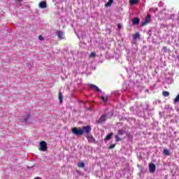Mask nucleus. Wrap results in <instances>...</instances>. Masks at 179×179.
I'll list each match as a JSON object with an SVG mask.
<instances>
[{
    "label": "nucleus",
    "mask_w": 179,
    "mask_h": 179,
    "mask_svg": "<svg viewBox=\"0 0 179 179\" xmlns=\"http://www.w3.org/2000/svg\"><path fill=\"white\" fill-rule=\"evenodd\" d=\"M92 132V127L90 125L84 126L83 127H73L72 129V133L76 136H83L86 135V138L90 143H96V138L92 135H89Z\"/></svg>",
    "instance_id": "1"
},
{
    "label": "nucleus",
    "mask_w": 179,
    "mask_h": 179,
    "mask_svg": "<svg viewBox=\"0 0 179 179\" xmlns=\"http://www.w3.org/2000/svg\"><path fill=\"white\" fill-rule=\"evenodd\" d=\"M39 145H40L39 150L41 152H47V150H48V147H47V142L41 141Z\"/></svg>",
    "instance_id": "2"
},
{
    "label": "nucleus",
    "mask_w": 179,
    "mask_h": 179,
    "mask_svg": "<svg viewBox=\"0 0 179 179\" xmlns=\"http://www.w3.org/2000/svg\"><path fill=\"white\" fill-rule=\"evenodd\" d=\"M150 20H151V17H150V15H147L146 17H145V20H144V22H142V24H141V26H146V24H148V23H150Z\"/></svg>",
    "instance_id": "3"
},
{
    "label": "nucleus",
    "mask_w": 179,
    "mask_h": 179,
    "mask_svg": "<svg viewBox=\"0 0 179 179\" xmlns=\"http://www.w3.org/2000/svg\"><path fill=\"white\" fill-rule=\"evenodd\" d=\"M106 120H107V118L106 117V115H102L101 117L98 120H96V123L103 124V122H106Z\"/></svg>",
    "instance_id": "4"
},
{
    "label": "nucleus",
    "mask_w": 179,
    "mask_h": 179,
    "mask_svg": "<svg viewBox=\"0 0 179 179\" xmlns=\"http://www.w3.org/2000/svg\"><path fill=\"white\" fill-rule=\"evenodd\" d=\"M149 171L150 173H155L156 171V165L155 164H149Z\"/></svg>",
    "instance_id": "5"
},
{
    "label": "nucleus",
    "mask_w": 179,
    "mask_h": 179,
    "mask_svg": "<svg viewBox=\"0 0 179 179\" xmlns=\"http://www.w3.org/2000/svg\"><path fill=\"white\" fill-rule=\"evenodd\" d=\"M39 8H41V9H45V8H47V2L43 1H41L38 4Z\"/></svg>",
    "instance_id": "6"
},
{
    "label": "nucleus",
    "mask_w": 179,
    "mask_h": 179,
    "mask_svg": "<svg viewBox=\"0 0 179 179\" xmlns=\"http://www.w3.org/2000/svg\"><path fill=\"white\" fill-rule=\"evenodd\" d=\"M57 37L60 38V40H63V38H65V34L62 31H59L57 34Z\"/></svg>",
    "instance_id": "7"
},
{
    "label": "nucleus",
    "mask_w": 179,
    "mask_h": 179,
    "mask_svg": "<svg viewBox=\"0 0 179 179\" xmlns=\"http://www.w3.org/2000/svg\"><path fill=\"white\" fill-rule=\"evenodd\" d=\"M89 86L90 87V89H94V90H96V92H101V90H100L99 87H97L93 84H89Z\"/></svg>",
    "instance_id": "8"
},
{
    "label": "nucleus",
    "mask_w": 179,
    "mask_h": 179,
    "mask_svg": "<svg viewBox=\"0 0 179 179\" xmlns=\"http://www.w3.org/2000/svg\"><path fill=\"white\" fill-rule=\"evenodd\" d=\"M139 18L138 17H134L133 19V24H134V26H137L138 24H139Z\"/></svg>",
    "instance_id": "9"
},
{
    "label": "nucleus",
    "mask_w": 179,
    "mask_h": 179,
    "mask_svg": "<svg viewBox=\"0 0 179 179\" xmlns=\"http://www.w3.org/2000/svg\"><path fill=\"white\" fill-rule=\"evenodd\" d=\"M114 2V0H108V1L106 3L105 6L106 8H108L113 5V3Z\"/></svg>",
    "instance_id": "10"
},
{
    "label": "nucleus",
    "mask_w": 179,
    "mask_h": 179,
    "mask_svg": "<svg viewBox=\"0 0 179 179\" xmlns=\"http://www.w3.org/2000/svg\"><path fill=\"white\" fill-rule=\"evenodd\" d=\"M113 135H114V133H113V132L108 134L105 138V141H110V139H111V137L113 136Z\"/></svg>",
    "instance_id": "11"
},
{
    "label": "nucleus",
    "mask_w": 179,
    "mask_h": 179,
    "mask_svg": "<svg viewBox=\"0 0 179 179\" xmlns=\"http://www.w3.org/2000/svg\"><path fill=\"white\" fill-rule=\"evenodd\" d=\"M130 5H136V3H139V0H129Z\"/></svg>",
    "instance_id": "12"
},
{
    "label": "nucleus",
    "mask_w": 179,
    "mask_h": 179,
    "mask_svg": "<svg viewBox=\"0 0 179 179\" xmlns=\"http://www.w3.org/2000/svg\"><path fill=\"white\" fill-rule=\"evenodd\" d=\"M64 99V96L62 95V92H59V100L60 103H62V100Z\"/></svg>",
    "instance_id": "13"
},
{
    "label": "nucleus",
    "mask_w": 179,
    "mask_h": 179,
    "mask_svg": "<svg viewBox=\"0 0 179 179\" xmlns=\"http://www.w3.org/2000/svg\"><path fill=\"white\" fill-rule=\"evenodd\" d=\"M162 96H164V97H169V96H170V92L164 91L162 92Z\"/></svg>",
    "instance_id": "14"
},
{
    "label": "nucleus",
    "mask_w": 179,
    "mask_h": 179,
    "mask_svg": "<svg viewBox=\"0 0 179 179\" xmlns=\"http://www.w3.org/2000/svg\"><path fill=\"white\" fill-rule=\"evenodd\" d=\"M139 37H141V34H139V32H137L134 35H133V38L134 40H136V38H139Z\"/></svg>",
    "instance_id": "15"
},
{
    "label": "nucleus",
    "mask_w": 179,
    "mask_h": 179,
    "mask_svg": "<svg viewBox=\"0 0 179 179\" xmlns=\"http://www.w3.org/2000/svg\"><path fill=\"white\" fill-rule=\"evenodd\" d=\"M78 167H80V169H85V162H79L78 164Z\"/></svg>",
    "instance_id": "16"
},
{
    "label": "nucleus",
    "mask_w": 179,
    "mask_h": 179,
    "mask_svg": "<svg viewBox=\"0 0 179 179\" xmlns=\"http://www.w3.org/2000/svg\"><path fill=\"white\" fill-rule=\"evenodd\" d=\"M24 120L25 122H27V121H29V120H30V114L27 115Z\"/></svg>",
    "instance_id": "17"
},
{
    "label": "nucleus",
    "mask_w": 179,
    "mask_h": 179,
    "mask_svg": "<svg viewBox=\"0 0 179 179\" xmlns=\"http://www.w3.org/2000/svg\"><path fill=\"white\" fill-rule=\"evenodd\" d=\"M115 142H120L122 141L121 138H120V136L117 135L115 136Z\"/></svg>",
    "instance_id": "18"
},
{
    "label": "nucleus",
    "mask_w": 179,
    "mask_h": 179,
    "mask_svg": "<svg viewBox=\"0 0 179 179\" xmlns=\"http://www.w3.org/2000/svg\"><path fill=\"white\" fill-rule=\"evenodd\" d=\"M164 153L166 155V156H170V151H169L167 149L164 150Z\"/></svg>",
    "instance_id": "19"
},
{
    "label": "nucleus",
    "mask_w": 179,
    "mask_h": 179,
    "mask_svg": "<svg viewBox=\"0 0 179 179\" xmlns=\"http://www.w3.org/2000/svg\"><path fill=\"white\" fill-rule=\"evenodd\" d=\"M96 57V53L95 52H91V54L90 55V58H94Z\"/></svg>",
    "instance_id": "20"
},
{
    "label": "nucleus",
    "mask_w": 179,
    "mask_h": 179,
    "mask_svg": "<svg viewBox=\"0 0 179 179\" xmlns=\"http://www.w3.org/2000/svg\"><path fill=\"white\" fill-rule=\"evenodd\" d=\"M117 135H124V130L122 129H119L117 132Z\"/></svg>",
    "instance_id": "21"
},
{
    "label": "nucleus",
    "mask_w": 179,
    "mask_h": 179,
    "mask_svg": "<svg viewBox=\"0 0 179 179\" xmlns=\"http://www.w3.org/2000/svg\"><path fill=\"white\" fill-rule=\"evenodd\" d=\"M115 148V144H112L108 147V149L111 150V149H114Z\"/></svg>",
    "instance_id": "22"
},
{
    "label": "nucleus",
    "mask_w": 179,
    "mask_h": 179,
    "mask_svg": "<svg viewBox=\"0 0 179 179\" xmlns=\"http://www.w3.org/2000/svg\"><path fill=\"white\" fill-rule=\"evenodd\" d=\"M107 99H108V97L106 96H102V101H107Z\"/></svg>",
    "instance_id": "23"
},
{
    "label": "nucleus",
    "mask_w": 179,
    "mask_h": 179,
    "mask_svg": "<svg viewBox=\"0 0 179 179\" xmlns=\"http://www.w3.org/2000/svg\"><path fill=\"white\" fill-rule=\"evenodd\" d=\"M38 38H39V40H41V41L44 40V38H43V36L41 35H40L38 36Z\"/></svg>",
    "instance_id": "24"
},
{
    "label": "nucleus",
    "mask_w": 179,
    "mask_h": 179,
    "mask_svg": "<svg viewBox=\"0 0 179 179\" xmlns=\"http://www.w3.org/2000/svg\"><path fill=\"white\" fill-rule=\"evenodd\" d=\"M117 28L120 29H122V27H121V24H117Z\"/></svg>",
    "instance_id": "25"
},
{
    "label": "nucleus",
    "mask_w": 179,
    "mask_h": 179,
    "mask_svg": "<svg viewBox=\"0 0 179 179\" xmlns=\"http://www.w3.org/2000/svg\"><path fill=\"white\" fill-rule=\"evenodd\" d=\"M163 50H164V51H167V47L164 46V47H163Z\"/></svg>",
    "instance_id": "26"
},
{
    "label": "nucleus",
    "mask_w": 179,
    "mask_h": 179,
    "mask_svg": "<svg viewBox=\"0 0 179 179\" xmlns=\"http://www.w3.org/2000/svg\"><path fill=\"white\" fill-rule=\"evenodd\" d=\"M34 179H41V178L37 177V178H34Z\"/></svg>",
    "instance_id": "27"
},
{
    "label": "nucleus",
    "mask_w": 179,
    "mask_h": 179,
    "mask_svg": "<svg viewBox=\"0 0 179 179\" xmlns=\"http://www.w3.org/2000/svg\"><path fill=\"white\" fill-rule=\"evenodd\" d=\"M177 59L179 62V55L177 56Z\"/></svg>",
    "instance_id": "28"
},
{
    "label": "nucleus",
    "mask_w": 179,
    "mask_h": 179,
    "mask_svg": "<svg viewBox=\"0 0 179 179\" xmlns=\"http://www.w3.org/2000/svg\"><path fill=\"white\" fill-rule=\"evenodd\" d=\"M146 92H149V90H146Z\"/></svg>",
    "instance_id": "29"
},
{
    "label": "nucleus",
    "mask_w": 179,
    "mask_h": 179,
    "mask_svg": "<svg viewBox=\"0 0 179 179\" xmlns=\"http://www.w3.org/2000/svg\"><path fill=\"white\" fill-rule=\"evenodd\" d=\"M17 1H22V0H17Z\"/></svg>",
    "instance_id": "30"
},
{
    "label": "nucleus",
    "mask_w": 179,
    "mask_h": 179,
    "mask_svg": "<svg viewBox=\"0 0 179 179\" xmlns=\"http://www.w3.org/2000/svg\"><path fill=\"white\" fill-rule=\"evenodd\" d=\"M151 179H153V178H151Z\"/></svg>",
    "instance_id": "31"
}]
</instances>
